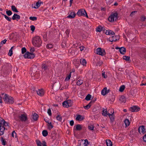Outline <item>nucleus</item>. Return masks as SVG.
<instances>
[{
	"label": "nucleus",
	"instance_id": "0e129e2a",
	"mask_svg": "<svg viewBox=\"0 0 146 146\" xmlns=\"http://www.w3.org/2000/svg\"><path fill=\"white\" fill-rule=\"evenodd\" d=\"M70 125L71 126H72L74 125V121L73 120H71L70 122Z\"/></svg>",
	"mask_w": 146,
	"mask_h": 146
},
{
	"label": "nucleus",
	"instance_id": "39448f33",
	"mask_svg": "<svg viewBox=\"0 0 146 146\" xmlns=\"http://www.w3.org/2000/svg\"><path fill=\"white\" fill-rule=\"evenodd\" d=\"M96 53L97 54L102 56H104L106 54L105 50L104 49H102L101 48H97L96 50Z\"/></svg>",
	"mask_w": 146,
	"mask_h": 146
},
{
	"label": "nucleus",
	"instance_id": "3c124183",
	"mask_svg": "<svg viewBox=\"0 0 146 146\" xmlns=\"http://www.w3.org/2000/svg\"><path fill=\"white\" fill-rule=\"evenodd\" d=\"M22 53L24 54L25 52H26L27 50L25 47H23L22 48Z\"/></svg>",
	"mask_w": 146,
	"mask_h": 146
},
{
	"label": "nucleus",
	"instance_id": "dca6fc26",
	"mask_svg": "<svg viewBox=\"0 0 146 146\" xmlns=\"http://www.w3.org/2000/svg\"><path fill=\"white\" fill-rule=\"evenodd\" d=\"M119 51L121 54H124L126 52V49L124 47H121L119 48Z\"/></svg>",
	"mask_w": 146,
	"mask_h": 146
},
{
	"label": "nucleus",
	"instance_id": "a19ab883",
	"mask_svg": "<svg viewBox=\"0 0 146 146\" xmlns=\"http://www.w3.org/2000/svg\"><path fill=\"white\" fill-rule=\"evenodd\" d=\"M36 142L37 146H42V143L39 140H36Z\"/></svg>",
	"mask_w": 146,
	"mask_h": 146
},
{
	"label": "nucleus",
	"instance_id": "412c9836",
	"mask_svg": "<svg viewBox=\"0 0 146 146\" xmlns=\"http://www.w3.org/2000/svg\"><path fill=\"white\" fill-rule=\"evenodd\" d=\"M84 118L82 116L80 115H77V116L76 118V120L78 121H81L84 119Z\"/></svg>",
	"mask_w": 146,
	"mask_h": 146
},
{
	"label": "nucleus",
	"instance_id": "473e14b6",
	"mask_svg": "<svg viewBox=\"0 0 146 146\" xmlns=\"http://www.w3.org/2000/svg\"><path fill=\"white\" fill-rule=\"evenodd\" d=\"M42 134L44 136L46 137L48 134V132L47 130H44L42 132Z\"/></svg>",
	"mask_w": 146,
	"mask_h": 146
},
{
	"label": "nucleus",
	"instance_id": "f3484780",
	"mask_svg": "<svg viewBox=\"0 0 146 146\" xmlns=\"http://www.w3.org/2000/svg\"><path fill=\"white\" fill-rule=\"evenodd\" d=\"M76 15V14L74 12H72L67 17V18L70 19L74 18L75 17Z\"/></svg>",
	"mask_w": 146,
	"mask_h": 146
},
{
	"label": "nucleus",
	"instance_id": "7c9ffc66",
	"mask_svg": "<svg viewBox=\"0 0 146 146\" xmlns=\"http://www.w3.org/2000/svg\"><path fill=\"white\" fill-rule=\"evenodd\" d=\"M119 100L122 102L123 103H125L126 101V99L125 97L123 96H121Z\"/></svg>",
	"mask_w": 146,
	"mask_h": 146
},
{
	"label": "nucleus",
	"instance_id": "c9c22d12",
	"mask_svg": "<svg viewBox=\"0 0 146 146\" xmlns=\"http://www.w3.org/2000/svg\"><path fill=\"white\" fill-rule=\"evenodd\" d=\"M91 97V95L90 94H88L86 97L85 99L87 101L89 100H90Z\"/></svg>",
	"mask_w": 146,
	"mask_h": 146
},
{
	"label": "nucleus",
	"instance_id": "0eeeda50",
	"mask_svg": "<svg viewBox=\"0 0 146 146\" xmlns=\"http://www.w3.org/2000/svg\"><path fill=\"white\" fill-rule=\"evenodd\" d=\"M138 131L140 133H141L144 134L146 132V129L145 128V126L144 125H141L138 128Z\"/></svg>",
	"mask_w": 146,
	"mask_h": 146
},
{
	"label": "nucleus",
	"instance_id": "680f3d73",
	"mask_svg": "<svg viewBox=\"0 0 146 146\" xmlns=\"http://www.w3.org/2000/svg\"><path fill=\"white\" fill-rule=\"evenodd\" d=\"M15 135V136L16 137V133L15 132V131H13L12 132V136L13 137H14V135Z\"/></svg>",
	"mask_w": 146,
	"mask_h": 146
},
{
	"label": "nucleus",
	"instance_id": "de8ad7c7",
	"mask_svg": "<svg viewBox=\"0 0 146 146\" xmlns=\"http://www.w3.org/2000/svg\"><path fill=\"white\" fill-rule=\"evenodd\" d=\"M7 14L8 16H10L12 14V12L10 10L7 11H6Z\"/></svg>",
	"mask_w": 146,
	"mask_h": 146
},
{
	"label": "nucleus",
	"instance_id": "4468645a",
	"mask_svg": "<svg viewBox=\"0 0 146 146\" xmlns=\"http://www.w3.org/2000/svg\"><path fill=\"white\" fill-rule=\"evenodd\" d=\"M114 111H113L112 113L111 114L110 113L108 115L109 117L110 118V120L111 122H113L114 120Z\"/></svg>",
	"mask_w": 146,
	"mask_h": 146
},
{
	"label": "nucleus",
	"instance_id": "09e8293b",
	"mask_svg": "<svg viewBox=\"0 0 146 146\" xmlns=\"http://www.w3.org/2000/svg\"><path fill=\"white\" fill-rule=\"evenodd\" d=\"M3 131H1H1H0V135H3L4 133V131L5 129V127L4 126L3 127Z\"/></svg>",
	"mask_w": 146,
	"mask_h": 146
},
{
	"label": "nucleus",
	"instance_id": "f03ea898",
	"mask_svg": "<svg viewBox=\"0 0 146 146\" xmlns=\"http://www.w3.org/2000/svg\"><path fill=\"white\" fill-rule=\"evenodd\" d=\"M3 99L6 103L12 104L14 102L13 99L11 96H9L7 94H5Z\"/></svg>",
	"mask_w": 146,
	"mask_h": 146
},
{
	"label": "nucleus",
	"instance_id": "bb28decb",
	"mask_svg": "<svg viewBox=\"0 0 146 146\" xmlns=\"http://www.w3.org/2000/svg\"><path fill=\"white\" fill-rule=\"evenodd\" d=\"M11 8L12 10L15 13H17L18 12L17 8L14 5H12L11 6Z\"/></svg>",
	"mask_w": 146,
	"mask_h": 146
},
{
	"label": "nucleus",
	"instance_id": "9b49d317",
	"mask_svg": "<svg viewBox=\"0 0 146 146\" xmlns=\"http://www.w3.org/2000/svg\"><path fill=\"white\" fill-rule=\"evenodd\" d=\"M88 144V141L87 139L82 140L81 142L80 143V146H86Z\"/></svg>",
	"mask_w": 146,
	"mask_h": 146
},
{
	"label": "nucleus",
	"instance_id": "72a5a7b5",
	"mask_svg": "<svg viewBox=\"0 0 146 146\" xmlns=\"http://www.w3.org/2000/svg\"><path fill=\"white\" fill-rule=\"evenodd\" d=\"M91 105H92V104H91V103L90 102L86 106H84V108L85 109H87H87H89L90 108V107H91Z\"/></svg>",
	"mask_w": 146,
	"mask_h": 146
},
{
	"label": "nucleus",
	"instance_id": "20e7f679",
	"mask_svg": "<svg viewBox=\"0 0 146 146\" xmlns=\"http://www.w3.org/2000/svg\"><path fill=\"white\" fill-rule=\"evenodd\" d=\"M118 14L117 13H115L111 14L108 18L109 21L111 22H113L114 21H116L117 19Z\"/></svg>",
	"mask_w": 146,
	"mask_h": 146
},
{
	"label": "nucleus",
	"instance_id": "4be33fe9",
	"mask_svg": "<svg viewBox=\"0 0 146 146\" xmlns=\"http://www.w3.org/2000/svg\"><path fill=\"white\" fill-rule=\"evenodd\" d=\"M38 115L36 113H35L33 115V118L35 121H37L38 118Z\"/></svg>",
	"mask_w": 146,
	"mask_h": 146
},
{
	"label": "nucleus",
	"instance_id": "37998d69",
	"mask_svg": "<svg viewBox=\"0 0 146 146\" xmlns=\"http://www.w3.org/2000/svg\"><path fill=\"white\" fill-rule=\"evenodd\" d=\"M123 59L125 60L126 61H128L129 60L130 57L129 56H123Z\"/></svg>",
	"mask_w": 146,
	"mask_h": 146
},
{
	"label": "nucleus",
	"instance_id": "6e6d98bb",
	"mask_svg": "<svg viewBox=\"0 0 146 146\" xmlns=\"http://www.w3.org/2000/svg\"><path fill=\"white\" fill-rule=\"evenodd\" d=\"M5 126H7L9 127H10V126L9 125V123L6 122V121H5V123H4L3 125H2V126H4L5 127Z\"/></svg>",
	"mask_w": 146,
	"mask_h": 146
},
{
	"label": "nucleus",
	"instance_id": "e433bc0d",
	"mask_svg": "<svg viewBox=\"0 0 146 146\" xmlns=\"http://www.w3.org/2000/svg\"><path fill=\"white\" fill-rule=\"evenodd\" d=\"M71 73H72V72H70V73L69 75H68V76L66 77L65 79V80L66 81H68L70 79V77H71Z\"/></svg>",
	"mask_w": 146,
	"mask_h": 146
},
{
	"label": "nucleus",
	"instance_id": "69168bd1",
	"mask_svg": "<svg viewBox=\"0 0 146 146\" xmlns=\"http://www.w3.org/2000/svg\"><path fill=\"white\" fill-rule=\"evenodd\" d=\"M143 139V141L145 142H146V134L144 136Z\"/></svg>",
	"mask_w": 146,
	"mask_h": 146
},
{
	"label": "nucleus",
	"instance_id": "2f4dec72",
	"mask_svg": "<svg viewBox=\"0 0 146 146\" xmlns=\"http://www.w3.org/2000/svg\"><path fill=\"white\" fill-rule=\"evenodd\" d=\"M1 141L2 145H5L6 143V141L5 139H4L2 137H1Z\"/></svg>",
	"mask_w": 146,
	"mask_h": 146
},
{
	"label": "nucleus",
	"instance_id": "5701e85b",
	"mask_svg": "<svg viewBox=\"0 0 146 146\" xmlns=\"http://www.w3.org/2000/svg\"><path fill=\"white\" fill-rule=\"evenodd\" d=\"M108 92H107V88H104L102 91L101 94L103 95L104 96Z\"/></svg>",
	"mask_w": 146,
	"mask_h": 146
},
{
	"label": "nucleus",
	"instance_id": "cd10ccee",
	"mask_svg": "<svg viewBox=\"0 0 146 146\" xmlns=\"http://www.w3.org/2000/svg\"><path fill=\"white\" fill-rule=\"evenodd\" d=\"M124 122L126 127L128 126L130 124V122L128 119H125L124 121Z\"/></svg>",
	"mask_w": 146,
	"mask_h": 146
},
{
	"label": "nucleus",
	"instance_id": "9d476101",
	"mask_svg": "<svg viewBox=\"0 0 146 146\" xmlns=\"http://www.w3.org/2000/svg\"><path fill=\"white\" fill-rule=\"evenodd\" d=\"M19 117L20 120L23 121H25L27 119V116L24 114L21 115V116H19Z\"/></svg>",
	"mask_w": 146,
	"mask_h": 146
},
{
	"label": "nucleus",
	"instance_id": "6e6552de",
	"mask_svg": "<svg viewBox=\"0 0 146 146\" xmlns=\"http://www.w3.org/2000/svg\"><path fill=\"white\" fill-rule=\"evenodd\" d=\"M94 61L97 66H100L103 63L102 61L99 58H95Z\"/></svg>",
	"mask_w": 146,
	"mask_h": 146
},
{
	"label": "nucleus",
	"instance_id": "423d86ee",
	"mask_svg": "<svg viewBox=\"0 0 146 146\" xmlns=\"http://www.w3.org/2000/svg\"><path fill=\"white\" fill-rule=\"evenodd\" d=\"M140 108L137 106H133L130 108V110L132 112H136L139 111Z\"/></svg>",
	"mask_w": 146,
	"mask_h": 146
},
{
	"label": "nucleus",
	"instance_id": "f257e3e1",
	"mask_svg": "<svg viewBox=\"0 0 146 146\" xmlns=\"http://www.w3.org/2000/svg\"><path fill=\"white\" fill-rule=\"evenodd\" d=\"M42 43V41L39 36H36L33 38L32 44L35 46L39 47L41 46Z\"/></svg>",
	"mask_w": 146,
	"mask_h": 146
},
{
	"label": "nucleus",
	"instance_id": "e2e57ef3",
	"mask_svg": "<svg viewBox=\"0 0 146 146\" xmlns=\"http://www.w3.org/2000/svg\"><path fill=\"white\" fill-rule=\"evenodd\" d=\"M7 40L5 39L3 40L1 42V44H5V43L7 41Z\"/></svg>",
	"mask_w": 146,
	"mask_h": 146
},
{
	"label": "nucleus",
	"instance_id": "b1692460",
	"mask_svg": "<svg viewBox=\"0 0 146 146\" xmlns=\"http://www.w3.org/2000/svg\"><path fill=\"white\" fill-rule=\"evenodd\" d=\"M106 142L107 146H112V143L110 140L109 139L106 140Z\"/></svg>",
	"mask_w": 146,
	"mask_h": 146
},
{
	"label": "nucleus",
	"instance_id": "49530a36",
	"mask_svg": "<svg viewBox=\"0 0 146 146\" xmlns=\"http://www.w3.org/2000/svg\"><path fill=\"white\" fill-rule=\"evenodd\" d=\"M88 128L90 130H93L94 126L93 125H91L88 126Z\"/></svg>",
	"mask_w": 146,
	"mask_h": 146
},
{
	"label": "nucleus",
	"instance_id": "c756f323",
	"mask_svg": "<svg viewBox=\"0 0 146 146\" xmlns=\"http://www.w3.org/2000/svg\"><path fill=\"white\" fill-rule=\"evenodd\" d=\"M110 113L108 112L106 110V111L105 110H104L102 111V114L104 116H107V115H109V114H110Z\"/></svg>",
	"mask_w": 146,
	"mask_h": 146
},
{
	"label": "nucleus",
	"instance_id": "4d7b16f0",
	"mask_svg": "<svg viewBox=\"0 0 146 146\" xmlns=\"http://www.w3.org/2000/svg\"><path fill=\"white\" fill-rule=\"evenodd\" d=\"M31 30L33 31L34 32L35 29V27L33 25H31L30 26Z\"/></svg>",
	"mask_w": 146,
	"mask_h": 146
},
{
	"label": "nucleus",
	"instance_id": "ea45409f",
	"mask_svg": "<svg viewBox=\"0 0 146 146\" xmlns=\"http://www.w3.org/2000/svg\"><path fill=\"white\" fill-rule=\"evenodd\" d=\"M125 87L124 85H122L120 87L119 91L121 92H123L125 88Z\"/></svg>",
	"mask_w": 146,
	"mask_h": 146
},
{
	"label": "nucleus",
	"instance_id": "603ef678",
	"mask_svg": "<svg viewBox=\"0 0 146 146\" xmlns=\"http://www.w3.org/2000/svg\"><path fill=\"white\" fill-rule=\"evenodd\" d=\"M101 27V26H99L98 27H97L96 29V31L98 32H100L102 31Z\"/></svg>",
	"mask_w": 146,
	"mask_h": 146
},
{
	"label": "nucleus",
	"instance_id": "4c0bfd02",
	"mask_svg": "<svg viewBox=\"0 0 146 146\" xmlns=\"http://www.w3.org/2000/svg\"><path fill=\"white\" fill-rule=\"evenodd\" d=\"M80 62L84 66H85L86 64V61L84 59H82V60H81Z\"/></svg>",
	"mask_w": 146,
	"mask_h": 146
},
{
	"label": "nucleus",
	"instance_id": "052dcab7",
	"mask_svg": "<svg viewBox=\"0 0 146 146\" xmlns=\"http://www.w3.org/2000/svg\"><path fill=\"white\" fill-rule=\"evenodd\" d=\"M13 54V51L12 50H9V52L8 53V55L10 56H11Z\"/></svg>",
	"mask_w": 146,
	"mask_h": 146
},
{
	"label": "nucleus",
	"instance_id": "f704fd0d",
	"mask_svg": "<svg viewBox=\"0 0 146 146\" xmlns=\"http://www.w3.org/2000/svg\"><path fill=\"white\" fill-rule=\"evenodd\" d=\"M83 81L82 80H79L77 82L76 84L78 86H80L83 84Z\"/></svg>",
	"mask_w": 146,
	"mask_h": 146
},
{
	"label": "nucleus",
	"instance_id": "a211bd4d",
	"mask_svg": "<svg viewBox=\"0 0 146 146\" xmlns=\"http://www.w3.org/2000/svg\"><path fill=\"white\" fill-rule=\"evenodd\" d=\"M106 34L107 35H114L115 33L113 31L110 30H107L106 32Z\"/></svg>",
	"mask_w": 146,
	"mask_h": 146
},
{
	"label": "nucleus",
	"instance_id": "c03bdc74",
	"mask_svg": "<svg viewBox=\"0 0 146 146\" xmlns=\"http://www.w3.org/2000/svg\"><path fill=\"white\" fill-rule=\"evenodd\" d=\"M56 118L58 120L60 121H61L62 117L60 115H58L56 117Z\"/></svg>",
	"mask_w": 146,
	"mask_h": 146
},
{
	"label": "nucleus",
	"instance_id": "c85d7f7f",
	"mask_svg": "<svg viewBox=\"0 0 146 146\" xmlns=\"http://www.w3.org/2000/svg\"><path fill=\"white\" fill-rule=\"evenodd\" d=\"M29 58L32 59L35 57V55L33 53L29 52Z\"/></svg>",
	"mask_w": 146,
	"mask_h": 146
},
{
	"label": "nucleus",
	"instance_id": "58836bf2",
	"mask_svg": "<svg viewBox=\"0 0 146 146\" xmlns=\"http://www.w3.org/2000/svg\"><path fill=\"white\" fill-rule=\"evenodd\" d=\"M4 16L6 20L9 21H11V18L6 16V15H5L4 14H2Z\"/></svg>",
	"mask_w": 146,
	"mask_h": 146
},
{
	"label": "nucleus",
	"instance_id": "a878e982",
	"mask_svg": "<svg viewBox=\"0 0 146 146\" xmlns=\"http://www.w3.org/2000/svg\"><path fill=\"white\" fill-rule=\"evenodd\" d=\"M31 75L32 76H34L35 78H34V79H38L39 78V77L40 76V75H39V74L38 73H36L34 75V74H31Z\"/></svg>",
	"mask_w": 146,
	"mask_h": 146
},
{
	"label": "nucleus",
	"instance_id": "7ed1b4c3",
	"mask_svg": "<svg viewBox=\"0 0 146 146\" xmlns=\"http://www.w3.org/2000/svg\"><path fill=\"white\" fill-rule=\"evenodd\" d=\"M77 15L79 16H86L87 18H88L87 13L84 9H81L79 10L77 13Z\"/></svg>",
	"mask_w": 146,
	"mask_h": 146
},
{
	"label": "nucleus",
	"instance_id": "bf43d9fd",
	"mask_svg": "<svg viewBox=\"0 0 146 146\" xmlns=\"http://www.w3.org/2000/svg\"><path fill=\"white\" fill-rule=\"evenodd\" d=\"M47 113H48L49 115H50V116L51 115L52 113H51V110L50 108H49L48 110Z\"/></svg>",
	"mask_w": 146,
	"mask_h": 146
},
{
	"label": "nucleus",
	"instance_id": "6ab92c4d",
	"mask_svg": "<svg viewBox=\"0 0 146 146\" xmlns=\"http://www.w3.org/2000/svg\"><path fill=\"white\" fill-rule=\"evenodd\" d=\"M5 120L1 117H0V131L1 130V127H2V125H3V124L5 123Z\"/></svg>",
	"mask_w": 146,
	"mask_h": 146
},
{
	"label": "nucleus",
	"instance_id": "a18cd8bd",
	"mask_svg": "<svg viewBox=\"0 0 146 146\" xmlns=\"http://www.w3.org/2000/svg\"><path fill=\"white\" fill-rule=\"evenodd\" d=\"M29 19L33 21H35L37 20V18L36 17H29Z\"/></svg>",
	"mask_w": 146,
	"mask_h": 146
},
{
	"label": "nucleus",
	"instance_id": "774afa93",
	"mask_svg": "<svg viewBox=\"0 0 146 146\" xmlns=\"http://www.w3.org/2000/svg\"><path fill=\"white\" fill-rule=\"evenodd\" d=\"M146 19V18L144 16H142L141 18V19L142 21H144Z\"/></svg>",
	"mask_w": 146,
	"mask_h": 146
},
{
	"label": "nucleus",
	"instance_id": "79ce46f5",
	"mask_svg": "<svg viewBox=\"0 0 146 146\" xmlns=\"http://www.w3.org/2000/svg\"><path fill=\"white\" fill-rule=\"evenodd\" d=\"M41 3H42V2H41L40 1H38L36 3V6L37 7V8H38L40 7Z\"/></svg>",
	"mask_w": 146,
	"mask_h": 146
},
{
	"label": "nucleus",
	"instance_id": "8fccbe9b",
	"mask_svg": "<svg viewBox=\"0 0 146 146\" xmlns=\"http://www.w3.org/2000/svg\"><path fill=\"white\" fill-rule=\"evenodd\" d=\"M29 52H26L24 55V57L25 58H29Z\"/></svg>",
	"mask_w": 146,
	"mask_h": 146
},
{
	"label": "nucleus",
	"instance_id": "aec40b11",
	"mask_svg": "<svg viewBox=\"0 0 146 146\" xmlns=\"http://www.w3.org/2000/svg\"><path fill=\"white\" fill-rule=\"evenodd\" d=\"M116 36H113L110 37L109 39V41L111 42H115L117 40V38H116Z\"/></svg>",
	"mask_w": 146,
	"mask_h": 146
},
{
	"label": "nucleus",
	"instance_id": "2eb2a0df",
	"mask_svg": "<svg viewBox=\"0 0 146 146\" xmlns=\"http://www.w3.org/2000/svg\"><path fill=\"white\" fill-rule=\"evenodd\" d=\"M20 18V16L17 13H15L12 17V19L13 20H15L16 19L19 20Z\"/></svg>",
	"mask_w": 146,
	"mask_h": 146
},
{
	"label": "nucleus",
	"instance_id": "1a4fd4ad",
	"mask_svg": "<svg viewBox=\"0 0 146 146\" xmlns=\"http://www.w3.org/2000/svg\"><path fill=\"white\" fill-rule=\"evenodd\" d=\"M70 101L68 100L62 103V106L63 107L68 108L69 107L71 106V105L70 104Z\"/></svg>",
	"mask_w": 146,
	"mask_h": 146
},
{
	"label": "nucleus",
	"instance_id": "f8f14e48",
	"mask_svg": "<svg viewBox=\"0 0 146 146\" xmlns=\"http://www.w3.org/2000/svg\"><path fill=\"white\" fill-rule=\"evenodd\" d=\"M37 94L39 96H41L44 95V92L42 89H38V91H36Z\"/></svg>",
	"mask_w": 146,
	"mask_h": 146
},
{
	"label": "nucleus",
	"instance_id": "5fc2aeb1",
	"mask_svg": "<svg viewBox=\"0 0 146 146\" xmlns=\"http://www.w3.org/2000/svg\"><path fill=\"white\" fill-rule=\"evenodd\" d=\"M48 124H49L48 129L50 130L53 127V126L51 122H50L49 123H48Z\"/></svg>",
	"mask_w": 146,
	"mask_h": 146
},
{
	"label": "nucleus",
	"instance_id": "338daca9",
	"mask_svg": "<svg viewBox=\"0 0 146 146\" xmlns=\"http://www.w3.org/2000/svg\"><path fill=\"white\" fill-rule=\"evenodd\" d=\"M42 145L43 146H47L46 145V143L44 141H42Z\"/></svg>",
	"mask_w": 146,
	"mask_h": 146
},
{
	"label": "nucleus",
	"instance_id": "864d4df0",
	"mask_svg": "<svg viewBox=\"0 0 146 146\" xmlns=\"http://www.w3.org/2000/svg\"><path fill=\"white\" fill-rule=\"evenodd\" d=\"M46 47L47 48L50 49V48H52L53 46L51 44H47L46 45Z\"/></svg>",
	"mask_w": 146,
	"mask_h": 146
},
{
	"label": "nucleus",
	"instance_id": "ddd939ff",
	"mask_svg": "<svg viewBox=\"0 0 146 146\" xmlns=\"http://www.w3.org/2000/svg\"><path fill=\"white\" fill-rule=\"evenodd\" d=\"M82 129V127L81 125L80 124H78L75 125L74 127V130L77 131H80Z\"/></svg>",
	"mask_w": 146,
	"mask_h": 146
},
{
	"label": "nucleus",
	"instance_id": "13d9d810",
	"mask_svg": "<svg viewBox=\"0 0 146 146\" xmlns=\"http://www.w3.org/2000/svg\"><path fill=\"white\" fill-rule=\"evenodd\" d=\"M56 133L55 131H53L51 133V135H52V137L53 138V137H54L56 135Z\"/></svg>",
	"mask_w": 146,
	"mask_h": 146
},
{
	"label": "nucleus",
	"instance_id": "393cba45",
	"mask_svg": "<svg viewBox=\"0 0 146 146\" xmlns=\"http://www.w3.org/2000/svg\"><path fill=\"white\" fill-rule=\"evenodd\" d=\"M42 68L44 70H46L48 69V66L46 64L43 63L42 64Z\"/></svg>",
	"mask_w": 146,
	"mask_h": 146
}]
</instances>
